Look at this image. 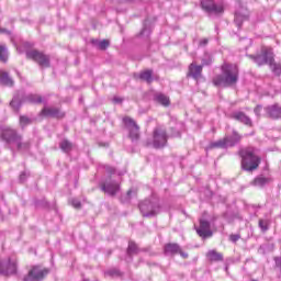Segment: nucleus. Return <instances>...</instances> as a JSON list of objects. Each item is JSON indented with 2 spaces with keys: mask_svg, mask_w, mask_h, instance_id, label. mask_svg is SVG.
Returning a JSON list of instances; mask_svg holds the SVG:
<instances>
[{
  "mask_svg": "<svg viewBox=\"0 0 281 281\" xmlns=\"http://www.w3.org/2000/svg\"><path fill=\"white\" fill-rule=\"evenodd\" d=\"M238 82V66L232 64H224L222 66V75L213 78L215 87H232Z\"/></svg>",
  "mask_w": 281,
  "mask_h": 281,
  "instance_id": "f257e3e1",
  "label": "nucleus"
},
{
  "mask_svg": "<svg viewBox=\"0 0 281 281\" xmlns=\"http://www.w3.org/2000/svg\"><path fill=\"white\" fill-rule=\"evenodd\" d=\"M241 157V168L247 172H254L260 166V158L256 156L254 148H246L239 151Z\"/></svg>",
  "mask_w": 281,
  "mask_h": 281,
  "instance_id": "f03ea898",
  "label": "nucleus"
},
{
  "mask_svg": "<svg viewBox=\"0 0 281 281\" xmlns=\"http://www.w3.org/2000/svg\"><path fill=\"white\" fill-rule=\"evenodd\" d=\"M243 136L238 132L233 131L232 135H226L223 139L213 142L210 144V148H233L236 144H239Z\"/></svg>",
  "mask_w": 281,
  "mask_h": 281,
  "instance_id": "7ed1b4c3",
  "label": "nucleus"
},
{
  "mask_svg": "<svg viewBox=\"0 0 281 281\" xmlns=\"http://www.w3.org/2000/svg\"><path fill=\"white\" fill-rule=\"evenodd\" d=\"M2 138L8 142V144H15L19 150H23V148H30V144L21 143V136L16 134V131L7 127L2 131Z\"/></svg>",
  "mask_w": 281,
  "mask_h": 281,
  "instance_id": "20e7f679",
  "label": "nucleus"
},
{
  "mask_svg": "<svg viewBox=\"0 0 281 281\" xmlns=\"http://www.w3.org/2000/svg\"><path fill=\"white\" fill-rule=\"evenodd\" d=\"M139 210L143 216H157L161 212V206L156 200H145L139 204Z\"/></svg>",
  "mask_w": 281,
  "mask_h": 281,
  "instance_id": "39448f33",
  "label": "nucleus"
},
{
  "mask_svg": "<svg viewBox=\"0 0 281 281\" xmlns=\"http://www.w3.org/2000/svg\"><path fill=\"white\" fill-rule=\"evenodd\" d=\"M201 8L207 14H223L225 12L223 0H201Z\"/></svg>",
  "mask_w": 281,
  "mask_h": 281,
  "instance_id": "423d86ee",
  "label": "nucleus"
},
{
  "mask_svg": "<svg viewBox=\"0 0 281 281\" xmlns=\"http://www.w3.org/2000/svg\"><path fill=\"white\" fill-rule=\"evenodd\" d=\"M23 102H29V104H41V102H43V99L38 94H27L23 98V100H20L18 95H14L12 101L10 102V106L15 111H19Z\"/></svg>",
  "mask_w": 281,
  "mask_h": 281,
  "instance_id": "0eeeda50",
  "label": "nucleus"
},
{
  "mask_svg": "<svg viewBox=\"0 0 281 281\" xmlns=\"http://www.w3.org/2000/svg\"><path fill=\"white\" fill-rule=\"evenodd\" d=\"M168 144V134L162 127H156L154 131V139L151 146L154 148H164Z\"/></svg>",
  "mask_w": 281,
  "mask_h": 281,
  "instance_id": "6e6552de",
  "label": "nucleus"
},
{
  "mask_svg": "<svg viewBox=\"0 0 281 281\" xmlns=\"http://www.w3.org/2000/svg\"><path fill=\"white\" fill-rule=\"evenodd\" d=\"M250 58L255 60V63L260 67L262 65H270L273 60V49L272 48H262V53L260 55L254 56L250 55Z\"/></svg>",
  "mask_w": 281,
  "mask_h": 281,
  "instance_id": "1a4fd4ad",
  "label": "nucleus"
},
{
  "mask_svg": "<svg viewBox=\"0 0 281 281\" xmlns=\"http://www.w3.org/2000/svg\"><path fill=\"white\" fill-rule=\"evenodd\" d=\"M26 57L31 58L40 65L42 68L49 67V56L38 52V50H29L26 52Z\"/></svg>",
  "mask_w": 281,
  "mask_h": 281,
  "instance_id": "9d476101",
  "label": "nucleus"
},
{
  "mask_svg": "<svg viewBox=\"0 0 281 281\" xmlns=\"http://www.w3.org/2000/svg\"><path fill=\"white\" fill-rule=\"evenodd\" d=\"M49 273V270L41 268V266H34L24 277L23 281H41Z\"/></svg>",
  "mask_w": 281,
  "mask_h": 281,
  "instance_id": "9b49d317",
  "label": "nucleus"
},
{
  "mask_svg": "<svg viewBox=\"0 0 281 281\" xmlns=\"http://www.w3.org/2000/svg\"><path fill=\"white\" fill-rule=\"evenodd\" d=\"M123 122L130 132V138L132 142H137V139H139V126H137V123L128 116L124 117Z\"/></svg>",
  "mask_w": 281,
  "mask_h": 281,
  "instance_id": "f8f14e48",
  "label": "nucleus"
},
{
  "mask_svg": "<svg viewBox=\"0 0 281 281\" xmlns=\"http://www.w3.org/2000/svg\"><path fill=\"white\" fill-rule=\"evenodd\" d=\"M0 273H2V276L16 273V259L9 258L8 260H0Z\"/></svg>",
  "mask_w": 281,
  "mask_h": 281,
  "instance_id": "ddd939ff",
  "label": "nucleus"
},
{
  "mask_svg": "<svg viewBox=\"0 0 281 281\" xmlns=\"http://www.w3.org/2000/svg\"><path fill=\"white\" fill-rule=\"evenodd\" d=\"M212 65V58L202 59V66H196V64L192 63L189 66V76L193 77L194 80H199L201 78V72L203 71V66Z\"/></svg>",
  "mask_w": 281,
  "mask_h": 281,
  "instance_id": "4468645a",
  "label": "nucleus"
},
{
  "mask_svg": "<svg viewBox=\"0 0 281 281\" xmlns=\"http://www.w3.org/2000/svg\"><path fill=\"white\" fill-rule=\"evenodd\" d=\"M239 9L235 11V24L237 27H240L243 25L244 21H247L249 19V11H247V8L238 4Z\"/></svg>",
  "mask_w": 281,
  "mask_h": 281,
  "instance_id": "2eb2a0df",
  "label": "nucleus"
},
{
  "mask_svg": "<svg viewBox=\"0 0 281 281\" xmlns=\"http://www.w3.org/2000/svg\"><path fill=\"white\" fill-rule=\"evenodd\" d=\"M101 190L105 192V194L114 196V194H117V192H120V184L113 180H109L101 186Z\"/></svg>",
  "mask_w": 281,
  "mask_h": 281,
  "instance_id": "dca6fc26",
  "label": "nucleus"
},
{
  "mask_svg": "<svg viewBox=\"0 0 281 281\" xmlns=\"http://www.w3.org/2000/svg\"><path fill=\"white\" fill-rule=\"evenodd\" d=\"M196 229V234L201 238H210L212 236V229H210V222L200 220V226Z\"/></svg>",
  "mask_w": 281,
  "mask_h": 281,
  "instance_id": "f3484780",
  "label": "nucleus"
},
{
  "mask_svg": "<svg viewBox=\"0 0 281 281\" xmlns=\"http://www.w3.org/2000/svg\"><path fill=\"white\" fill-rule=\"evenodd\" d=\"M232 120H236V122H240L241 124H245L246 126H251L252 122L247 114L240 111H235L231 114Z\"/></svg>",
  "mask_w": 281,
  "mask_h": 281,
  "instance_id": "a211bd4d",
  "label": "nucleus"
},
{
  "mask_svg": "<svg viewBox=\"0 0 281 281\" xmlns=\"http://www.w3.org/2000/svg\"><path fill=\"white\" fill-rule=\"evenodd\" d=\"M266 113L269 115V117H272L273 120H278L281 117V106L278 104L270 105L266 108Z\"/></svg>",
  "mask_w": 281,
  "mask_h": 281,
  "instance_id": "6ab92c4d",
  "label": "nucleus"
},
{
  "mask_svg": "<svg viewBox=\"0 0 281 281\" xmlns=\"http://www.w3.org/2000/svg\"><path fill=\"white\" fill-rule=\"evenodd\" d=\"M273 179L271 177H265L262 175L255 178L252 186H256L257 188H265V186H269Z\"/></svg>",
  "mask_w": 281,
  "mask_h": 281,
  "instance_id": "aec40b11",
  "label": "nucleus"
},
{
  "mask_svg": "<svg viewBox=\"0 0 281 281\" xmlns=\"http://www.w3.org/2000/svg\"><path fill=\"white\" fill-rule=\"evenodd\" d=\"M154 100L161 106H170V98L161 92L155 93Z\"/></svg>",
  "mask_w": 281,
  "mask_h": 281,
  "instance_id": "412c9836",
  "label": "nucleus"
},
{
  "mask_svg": "<svg viewBox=\"0 0 281 281\" xmlns=\"http://www.w3.org/2000/svg\"><path fill=\"white\" fill-rule=\"evenodd\" d=\"M42 115H45L46 117H63L60 110L56 108H44L42 110Z\"/></svg>",
  "mask_w": 281,
  "mask_h": 281,
  "instance_id": "4be33fe9",
  "label": "nucleus"
},
{
  "mask_svg": "<svg viewBox=\"0 0 281 281\" xmlns=\"http://www.w3.org/2000/svg\"><path fill=\"white\" fill-rule=\"evenodd\" d=\"M181 251V247L178 244H167L165 246L166 256H175V254H179Z\"/></svg>",
  "mask_w": 281,
  "mask_h": 281,
  "instance_id": "5701e85b",
  "label": "nucleus"
},
{
  "mask_svg": "<svg viewBox=\"0 0 281 281\" xmlns=\"http://www.w3.org/2000/svg\"><path fill=\"white\" fill-rule=\"evenodd\" d=\"M0 83L4 85L5 87H12V85H14V81L12 80V78H10L8 72L0 70Z\"/></svg>",
  "mask_w": 281,
  "mask_h": 281,
  "instance_id": "b1692460",
  "label": "nucleus"
},
{
  "mask_svg": "<svg viewBox=\"0 0 281 281\" xmlns=\"http://www.w3.org/2000/svg\"><path fill=\"white\" fill-rule=\"evenodd\" d=\"M207 258H209V260H211L213 262H218V261L223 260V255L216 252L215 250H210L207 252Z\"/></svg>",
  "mask_w": 281,
  "mask_h": 281,
  "instance_id": "393cba45",
  "label": "nucleus"
},
{
  "mask_svg": "<svg viewBox=\"0 0 281 281\" xmlns=\"http://www.w3.org/2000/svg\"><path fill=\"white\" fill-rule=\"evenodd\" d=\"M92 45H94V47H98L99 49H106V47H109V41L108 40H92L91 41Z\"/></svg>",
  "mask_w": 281,
  "mask_h": 281,
  "instance_id": "a878e982",
  "label": "nucleus"
},
{
  "mask_svg": "<svg viewBox=\"0 0 281 281\" xmlns=\"http://www.w3.org/2000/svg\"><path fill=\"white\" fill-rule=\"evenodd\" d=\"M140 80H145L146 82H153V70H145L139 76Z\"/></svg>",
  "mask_w": 281,
  "mask_h": 281,
  "instance_id": "bb28decb",
  "label": "nucleus"
},
{
  "mask_svg": "<svg viewBox=\"0 0 281 281\" xmlns=\"http://www.w3.org/2000/svg\"><path fill=\"white\" fill-rule=\"evenodd\" d=\"M105 278H120V276H122V272H120V270L112 268L110 270H106L104 272Z\"/></svg>",
  "mask_w": 281,
  "mask_h": 281,
  "instance_id": "cd10ccee",
  "label": "nucleus"
},
{
  "mask_svg": "<svg viewBox=\"0 0 281 281\" xmlns=\"http://www.w3.org/2000/svg\"><path fill=\"white\" fill-rule=\"evenodd\" d=\"M0 63H8V47L0 45Z\"/></svg>",
  "mask_w": 281,
  "mask_h": 281,
  "instance_id": "c85d7f7f",
  "label": "nucleus"
},
{
  "mask_svg": "<svg viewBox=\"0 0 281 281\" xmlns=\"http://www.w3.org/2000/svg\"><path fill=\"white\" fill-rule=\"evenodd\" d=\"M59 146L64 153H69L74 148V145L67 139L61 140Z\"/></svg>",
  "mask_w": 281,
  "mask_h": 281,
  "instance_id": "c756f323",
  "label": "nucleus"
},
{
  "mask_svg": "<svg viewBox=\"0 0 281 281\" xmlns=\"http://www.w3.org/2000/svg\"><path fill=\"white\" fill-rule=\"evenodd\" d=\"M269 66L276 76H280V74H281V65L280 64H276L272 59L271 63L269 64Z\"/></svg>",
  "mask_w": 281,
  "mask_h": 281,
  "instance_id": "7c9ffc66",
  "label": "nucleus"
},
{
  "mask_svg": "<svg viewBox=\"0 0 281 281\" xmlns=\"http://www.w3.org/2000/svg\"><path fill=\"white\" fill-rule=\"evenodd\" d=\"M133 254H137V244L130 241L128 247H127V255L133 256Z\"/></svg>",
  "mask_w": 281,
  "mask_h": 281,
  "instance_id": "2f4dec72",
  "label": "nucleus"
},
{
  "mask_svg": "<svg viewBox=\"0 0 281 281\" xmlns=\"http://www.w3.org/2000/svg\"><path fill=\"white\" fill-rule=\"evenodd\" d=\"M30 124H32V119L27 116H20V125L22 126V128H25V126H30Z\"/></svg>",
  "mask_w": 281,
  "mask_h": 281,
  "instance_id": "473e14b6",
  "label": "nucleus"
},
{
  "mask_svg": "<svg viewBox=\"0 0 281 281\" xmlns=\"http://www.w3.org/2000/svg\"><path fill=\"white\" fill-rule=\"evenodd\" d=\"M259 227L261 232H267L269 229V221L268 220H259Z\"/></svg>",
  "mask_w": 281,
  "mask_h": 281,
  "instance_id": "72a5a7b5",
  "label": "nucleus"
},
{
  "mask_svg": "<svg viewBox=\"0 0 281 281\" xmlns=\"http://www.w3.org/2000/svg\"><path fill=\"white\" fill-rule=\"evenodd\" d=\"M146 23H147V21H145V23H144V27H143V30L140 32V36H150V29H148L146 26Z\"/></svg>",
  "mask_w": 281,
  "mask_h": 281,
  "instance_id": "f704fd0d",
  "label": "nucleus"
},
{
  "mask_svg": "<svg viewBox=\"0 0 281 281\" xmlns=\"http://www.w3.org/2000/svg\"><path fill=\"white\" fill-rule=\"evenodd\" d=\"M72 207H76V210H78L80 207V201L78 199H72L70 201Z\"/></svg>",
  "mask_w": 281,
  "mask_h": 281,
  "instance_id": "c9c22d12",
  "label": "nucleus"
},
{
  "mask_svg": "<svg viewBox=\"0 0 281 281\" xmlns=\"http://www.w3.org/2000/svg\"><path fill=\"white\" fill-rule=\"evenodd\" d=\"M29 176H30V173H27V171H23V172L20 175V181H21V183H23V181H25V179H27Z\"/></svg>",
  "mask_w": 281,
  "mask_h": 281,
  "instance_id": "e433bc0d",
  "label": "nucleus"
},
{
  "mask_svg": "<svg viewBox=\"0 0 281 281\" xmlns=\"http://www.w3.org/2000/svg\"><path fill=\"white\" fill-rule=\"evenodd\" d=\"M254 111L257 117H260V111H262V105H257Z\"/></svg>",
  "mask_w": 281,
  "mask_h": 281,
  "instance_id": "4c0bfd02",
  "label": "nucleus"
},
{
  "mask_svg": "<svg viewBox=\"0 0 281 281\" xmlns=\"http://www.w3.org/2000/svg\"><path fill=\"white\" fill-rule=\"evenodd\" d=\"M122 102H123V99H122V98H120V97H114V98H113V103H114V104H122Z\"/></svg>",
  "mask_w": 281,
  "mask_h": 281,
  "instance_id": "58836bf2",
  "label": "nucleus"
},
{
  "mask_svg": "<svg viewBox=\"0 0 281 281\" xmlns=\"http://www.w3.org/2000/svg\"><path fill=\"white\" fill-rule=\"evenodd\" d=\"M229 238H231L232 243H236L240 239V236L239 235H231Z\"/></svg>",
  "mask_w": 281,
  "mask_h": 281,
  "instance_id": "ea45409f",
  "label": "nucleus"
},
{
  "mask_svg": "<svg viewBox=\"0 0 281 281\" xmlns=\"http://www.w3.org/2000/svg\"><path fill=\"white\" fill-rule=\"evenodd\" d=\"M178 254H180V256H181L182 258H188V254H187V252H183L181 249H180V251H178Z\"/></svg>",
  "mask_w": 281,
  "mask_h": 281,
  "instance_id": "a19ab883",
  "label": "nucleus"
},
{
  "mask_svg": "<svg viewBox=\"0 0 281 281\" xmlns=\"http://www.w3.org/2000/svg\"><path fill=\"white\" fill-rule=\"evenodd\" d=\"M120 3H133L135 0H119Z\"/></svg>",
  "mask_w": 281,
  "mask_h": 281,
  "instance_id": "79ce46f5",
  "label": "nucleus"
},
{
  "mask_svg": "<svg viewBox=\"0 0 281 281\" xmlns=\"http://www.w3.org/2000/svg\"><path fill=\"white\" fill-rule=\"evenodd\" d=\"M206 43H207V40L204 38V40L200 41V46L203 47V46H205Z\"/></svg>",
  "mask_w": 281,
  "mask_h": 281,
  "instance_id": "37998d69",
  "label": "nucleus"
},
{
  "mask_svg": "<svg viewBox=\"0 0 281 281\" xmlns=\"http://www.w3.org/2000/svg\"><path fill=\"white\" fill-rule=\"evenodd\" d=\"M108 172H110V175H115V169L109 167V168H108Z\"/></svg>",
  "mask_w": 281,
  "mask_h": 281,
  "instance_id": "c03bdc74",
  "label": "nucleus"
},
{
  "mask_svg": "<svg viewBox=\"0 0 281 281\" xmlns=\"http://www.w3.org/2000/svg\"><path fill=\"white\" fill-rule=\"evenodd\" d=\"M0 32H2L3 34H5L8 31L5 29H0Z\"/></svg>",
  "mask_w": 281,
  "mask_h": 281,
  "instance_id": "a18cd8bd",
  "label": "nucleus"
},
{
  "mask_svg": "<svg viewBox=\"0 0 281 281\" xmlns=\"http://www.w3.org/2000/svg\"><path fill=\"white\" fill-rule=\"evenodd\" d=\"M181 134L178 132L177 134H173V137H179Z\"/></svg>",
  "mask_w": 281,
  "mask_h": 281,
  "instance_id": "49530a36",
  "label": "nucleus"
},
{
  "mask_svg": "<svg viewBox=\"0 0 281 281\" xmlns=\"http://www.w3.org/2000/svg\"><path fill=\"white\" fill-rule=\"evenodd\" d=\"M132 192V190L127 191V196H131Z\"/></svg>",
  "mask_w": 281,
  "mask_h": 281,
  "instance_id": "de8ad7c7",
  "label": "nucleus"
},
{
  "mask_svg": "<svg viewBox=\"0 0 281 281\" xmlns=\"http://www.w3.org/2000/svg\"><path fill=\"white\" fill-rule=\"evenodd\" d=\"M120 176L124 175V172H119Z\"/></svg>",
  "mask_w": 281,
  "mask_h": 281,
  "instance_id": "09e8293b",
  "label": "nucleus"
}]
</instances>
